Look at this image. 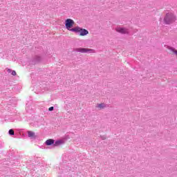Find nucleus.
Segmentation results:
<instances>
[{
  "instance_id": "obj_15",
  "label": "nucleus",
  "mask_w": 177,
  "mask_h": 177,
  "mask_svg": "<svg viewBox=\"0 0 177 177\" xmlns=\"http://www.w3.org/2000/svg\"><path fill=\"white\" fill-rule=\"evenodd\" d=\"M70 31H74L75 32V28H71L70 30H69Z\"/></svg>"
},
{
  "instance_id": "obj_4",
  "label": "nucleus",
  "mask_w": 177,
  "mask_h": 177,
  "mask_svg": "<svg viewBox=\"0 0 177 177\" xmlns=\"http://www.w3.org/2000/svg\"><path fill=\"white\" fill-rule=\"evenodd\" d=\"M80 37H84L85 35H88L89 34V32L86 30V29H82L80 28V30H79Z\"/></svg>"
},
{
  "instance_id": "obj_12",
  "label": "nucleus",
  "mask_w": 177,
  "mask_h": 177,
  "mask_svg": "<svg viewBox=\"0 0 177 177\" xmlns=\"http://www.w3.org/2000/svg\"><path fill=\"white\" fill-rule=\"evenodd\" d=\"M53 106H51V107H50L49 109H48V111H53Z\"/></svg>"
},
{
  "instance_id": "obj_1",
  "label": "nucleus",
  "mask_w": 177,
  "mask_h": 177,
  "mask_svg": "<svg viewBox=\"0 0 177 177\" xmlns=\"http://www.w3.org/2000/svg\"><path fill=\"white\" fill-rule=\"evenodd\" d=\"M176 21V16L173 14H167L165 17V21L166 24H171V23H174V21Z\"/></svg>"
},
{
  "instance_id": "obj_14",
  "label": "nucleus",
  "mask_w": 177,
  "mask_h": 177,
  "mask_svg": "<svg viewBox=\"0 0 177 177\" xmlns=\"http://www.w3.org/2000/svg\"><path fill=\"white\" fill-rule=\"evenodd\" d=\"M7 71H8V73H12V69H8Z\"/></svg>"
},
{
  "instance_id": "obj_8",
  "label": "nucleus",
  "mask_w": 177,
  "mask_h": 177,
  "mask_svg": "<svg viewBox=\"0 0 177 177\" xmlns=\"http://www.w3.org/2000/svg\"><path fill=\"white\" fill-rule=\"evenodd\" d=\"M63 141L62 140H57L55 143V146H60V145H62Z\"/></svg>"
},
{
  "instance_id": "obj_3",
  "label": "nucleus",
  "mask_w": 177,
  "mask_h": 177,
  "mask_svg": "<svg viewBox=\"0 0 177 177\" xmlns=\"http://www.w3.org/2000/svg\"><path fill=\"white\" fill-rule=\"evenodd\" d=\"M117 32H120V34H128V29L124 28H117Z\"/></svg>"
},
{
  "instance_id": "obj_7",
  "label": "nucleus",
  "mask_w": 177,
  "mask_h": 177,
  "mask_svg": "<svg viewBox=\"0 0 177 177\" xmlns=\"http://www.w3.org/2000/svg\"><path fill=\"white\" fill-rule=\"evenodd\" d=\"M28 135L29 138H34V136H35V133L32 131H28Z\"/></svg>"
},
{
  "instance_id": "obj_6",
  "label": "nucleus",
  "mask_w": 177,
  "mask_h": 177,
  "mask_svg": "<svg viewBox=\"0 0 177 177\" xmlns=\"http://www.w3.org/2000/svg\"><path fill=\"white\" fill-rule=\"evenodd\" d=\"M55 143V140L52 139H48L46 141V145L47 146H50V145H53Z\"/></svg>"
},
{
  "instance_id": "obj_11",
  "label": "nucleus",
  "mask_w": 177,
  "mask_h": 177,
  "mask_svg": "<svg viewBox=\"0 0 177 177\" xmlns=\"http://www.w3.org/2000/svg\"><path fill=\"white\" fill-rule=\"evenodd\" d=\"M75 32H80V30L81 28L80 27H75Z\"/></svg>"
},
{
  "instance_id": "obj_2",
  "label": "nucleus",
  "mask_w": 177,
  "mask_h": 177,
  "mask_svg": "<svg viewBox=\"0 0 177 177\" xmlns=\"http://www.w3.org/2000/svg\"><path fill=\"white\" fill-rule=\"evenodd\" d=\"M65 26L67 30H70L74 26V21L71 19H68L65 21Z\"/></svg>"
},
{
  "instance_id": "obj_13",
  "label": "nucleus",
  "mask_w": 177,
  "mask_h": 177,
  "mask_svg": "<svg viewBox=\"0 0 177 177\" xmlns=\"http://www.w3.org/2000/svg\"><path fill=\"white\" fill-rule=\"evenodd\" d=\"M17 75L16 72L15 71H12V75Z\"/></svg>"
},
{
  "instance_id": "obj_5",
  "label": "nucleus",
  "mask_w": 177,
  "mask_h": 177,
  "mask_svg": "<svg viewBox=\"0 0 177 177\" xmlns=\"http://www.w3.org/2000/svg\"><path fill=\"white\" fill-rule=\"evenodd\" d=\"M79 52L86 53V52H93V50L89 48H79Z\"/></svg>"
},
{
  "instance_id": "obj_9",
  "label": "nucleus",
  "mask_w": 177,
  "mask_h": 177,
  "mask_svg": "<svg viewBox=\"0 0 177 177\" xmlns=\"http://www.w3.org/2000/svg\"><path fill=\"white\" fill-rule=\"evenodd\" d=\"M98 109H100V110H102V109H104L105 106L104 104H100L97 105Z\"/></svg>"
},
{
  "instance_id": "obj_10",
  "label": "nucleus",
  "mask_w": 177,
  "mask_h": 177,
  "mask_svg": "<svg viewBox=\"0 0 177 177\" xmlns=\"http://www.w3.org/2000/svg\"><path fill=\"white\" fill-rule=\"evenodd\" d=\"M9 135H15V131L13 129L9 130Z\"/></svg>"
}]
</instances>
